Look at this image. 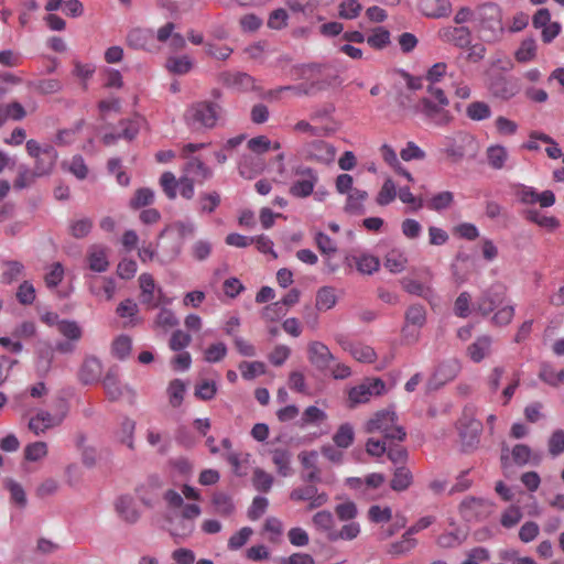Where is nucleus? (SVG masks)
I'll use <instances>...</instances> for the list:
<instances>
[{
    "label": "nucleus",
    "instance_id": "nucleus-2",
    "mask_svg": "<svg viewBox=\"0 0 564 564\" xmlns=\"http://www.w3.org/2000/svg\"><path fill=\"white\" fill-rule=\"evenodd\" d=\"M220 107L213 101H199L193 104L186 112L187 123L196 130L215 127Z\"/></svg>",
    "mask_w": 564,
    "mask_h": 564
},
{
    "label": "nucleus",
    "instance_id": "nucleus-19",
    "mask_svg": "<svg viewBox=\"0 0 564 564\" xmlns=\"http://www.w3.org/2000/svg\"><path fill=\"white\" fill-rule=\"evenodd\" d=\"M398 421V415L393 411L382 410L377 412L366 424L367 433H386L394 422Z\"/></svg>",
    "mask_w": 564,
    "mask_h": 564
},
{
    "label": "nucleus",
    "instance_id": "nucleus-54",
    "mask_svg": "<svg viewBox=\"0 0 564 564\" xmlns=\"http://www.w3.org/2000/svg\"><path fill=\"white\" fill-rule=\"evenodd\" d=\"M160 185L163 192L170 199L176 197V186L180 185V180H176L172 172H164L160 177Z\"/></svg>",
    "mask_w": 564,
    "mask_h": 564
},
{
    "label": "nucleus",
    "instance_id": "nucleus-3",
    "mask_svg": "<svg viewBox=\"0 0 564 564\" xmlns=\"http://www.w3.org/2000/svg\"><path fill=\"white\" fill-rule=\"evenodd\" d=\"M434 274L430 268H423L421 270H412V275L402 278L400 283L402 289L409 294L429 300L433 296V290L430 285L421 282L417 278H421L424 282H430Z\"/></svg>",
    "mask_w": 564,
    "mask_h": 564
},
{
    "label": "nucleus",
    "instance_id": "nucleus-60",
    "mask_svg": "<svg viewBox=\"0 0 564 564\" xmlns=\"http://www.w3.org/2000/svg\"><path fill=\"white\" fill-rule=\"evenodd\" d=\"M47 454V445L45 442H35L29 444L24 449V457L26 460L36 462Z\"/></svg>",
    "mask_w": 564,
    "mask_h": 564
},
{
    "label": "nucleus",
    "instance_id": "nucleus-8",
    "mask_svg": "<svg viewBox=\"0 0 564 564\" xmlns=\"http://www.w3.org/2000/svg\"><path fill=\"white\" fill-rule=\"evenodd\" d=\"M481 18L480 25L484 30L489 31L492 36L502 33V14L501 9L496 3H487L480 7Z\"/></svg>",
    "mask_w": 564,
    "mask_h": 564
},
{
    "label": "nucleus",
    "instance_id": "nucleus-6",
    "mask_svg": "<svg viewBox=\"0 0 564 564\" xmlns=\"http://www.w3.org/2000/svg\"><path fill=\"white\" fill-rule=\"evenodd\" d=\"M306 160L315 161L322 164H329L335 158V148L322 140L307 142L303 147Z\"/></svg>",
    "mask_w": 564,
    "mask_h": 564
},
{
    "label": "nucleus",
    "instance_id": "nucleus-43",
    "mask_svg": "<svg viewBox=\"0 0 564 564\" xmlns=\"http://www.w3.org/2000/svg\"><path fill=\"white\" fill-rule=\"evenodd\" d=\"M185 393V384L180 379H174L170 382L167 388L169 402L171 406L178 408L183 400Z\"/></svg>",
    "mask_w": 564,
    "mask_h": 564
},
{
    "label": "nucleus",
    "instance_id": "nucleus-45",
    "mask_svg": "<svg viewBox=\"0 0 564 564\" xmlns=\"http://www.w3.org/2000/svg\"><path fill=\"white\" fill-rule=\"evenodd\" d=\"M405 321L408 324L423 327L426 323V310L421 304L411 305L405 312Z\"/></svg>",
    "mask_w": 564,
    "mask_h": 564
},
{
    "label": "nucleus",
    "instance_id": "nucleus-30",
    "mask_svg": "<svg viewBox=\"0 0 564 564\" xmlns=\"http://www.w3.org/2000/svg\"><path fill=\"white\" fill-rule=\"evenodd\" d=\"M459 369L460 365L457 360L444 362L438 366L433 379L437 381L438 384H444L445 382L453 380L459 372Z\"/></svg>",
    "mask_w": 564,
    "mask_h": 564
},
{
    "label": "nucleus",
    "instance_id": "nucleus-5",
    "mask_svg": "<svg viewBox=\"0 0 564 564\" xmlns=\"http://www.w3.org/2000/svg\"><path fill=\"white\" fill-rule=\"evenodd\" d=\"M448 105L435 104L431 98H422L419 102V110L437 126H447L453 116L446 109Z\"/></svg>",
    "mask_w": 564,
    "mask_h": 564
},
{
    "label": "nucleus",
    "instance_id": "nucleus-21",
    "mask_svg": "<svg viewBox=\"0 0 564 564\" xmlns=\"http://www.w3.org/2000/svg\"><path fill=\"white\" fill-rule=\"evenodd\" d=\"M102 373V365L96 357H88L85 359L80 371L79 379L85 384L98 382Z\"/></svg>",
    "mask_w": 564,
    "mask_h": 564
},
{
    "label": "nucleus",
    "instance_id": "nucleus-28",
    "mask_svg": "<svg viewBox=\"0 0 564 564\" xmlns=\"http://www.w3.org/2000/svg\"><path fill=\"white\" fill-rule=\"evenodd\" d=\"M491 337L484 335L476 339L475 343L468 346L467 355L475 362H480L490 352Z\"/></svg>",
    "mask_w": 564,
    "mask_h": 564
},
{
    "label": "nucleus",
    "instance_id": "nucleus-25",
    "mask_svg": "<svg viewBox=\"0 0 564 564\" xmlns=\"http://www.w3.org/2000/svg\"><path fill=\"white\" fill-rule=\"evenodd\" d=\"M57 159V152L52 145H45V151L41 156L35 158V175H46L48 174L56 162Z\"/></svg>",
    "mask_w": 564,
    "mask_h": 564
},
{
    "label": "nucleus",
    "instance_id": "nucleus-58",
    "mask_svg": "<svg viewBox=\"0 0 564 564\" xmlns=\"http://www.w3.org/2000/svg\"><path fill=\"white\" fill-rule=\"evenodd\" d=\"M93 228V220L90 218H82L73 221L69 225L70 235L76 239L85 238Z\"/></svg>",
    "mask_w": 564,
    "mask_h": 564
},
{
    "label": "nucleus",
    "instance_id": "nucleus-63",
    "mask_svg": "<svg viewBox=\"0 0 564 564\" xmlns=\"http://www.w3.org/2000/svg\"><path fill=\"white\" fill-rule=\"evenodd\" d=\"M362 7L357 0H345L339 4V17L343 19H355L359 15Z\"/></svg>",
    "mask_w": 564,
    "mask_h": 564
},
{
    "label": "nucleus",
    "instance_id": "nucleus-35",
    "mask_svg": "<svg viewBox=\"0 0 564 564\" xmlns=\"http://www.w3.org/2000/svg\"><path fill=\"white\" fill-rule=\"evenodd\" d=\"M271 454L272 462L276 466L278 473L283 477L289 476L291 471V453L284 448H275L271 452Z\"/></svg>",
    "mask_w": 564,
    "mask_h": 564
},
{
    "label": "nucleus",
    "instance_id": "nucleus-9",
    "mask_svg": "<svg viewBox=\"0 0 564 564\" xmlns=\"http://www.w3.org/2000/svg\"><path fill=\"white\" fill-rule=\"evenodd\" d=\"M489 89L495 97L508 100L520 91V85L517 78L497 75L491 79Z\"/></svg>",
    "mask_w": 564,
    "mask_h": 564
},
{
    "label": "nucleus",
    "instance_id": "nucleus-44",
    "mask_svg": "<svg viewBox=\"0 0 564 564\" xmlns=\"http://www.w3.org/2000/svg\"><path fill=\"white\" fill-rule=\"evenodd\" d=\"M314 525L316 527L317 530H321V531H324L327 533V538L329 539V534L332 532H335L334 530V517L333 514L327 511V510H323V511H319L317 513L314 514L313 519H312Z\"/></svg>",
    "mask_w": 564,
    "mask_h": 564
},
{
    "label": "nucleus",
    "instance_id": "nucleus-13",
    "mask_svg": "<svg viewBox=\"0 0 564 564\" xmlns=\"http://www.w3.org/2000/svg\"><path fill=\"white\" fill-rule=\"evenodd\" d=\"M139 284L141 289L140 301L149 308H154L159 304V299L162 296V290H155L154 279L149 273H142L139 276Z\"/></svg>",
    "mask_w": 564,
    "mask_h": 564
},
{
    "label": "nucleus",
    "instance_id": "nucleus-15",
    "mask_svg": "<svg viewBox=\"0 0 564 564\" xmlns=\"http://www.w3.org/2000/svg\"><path fill=\"white\" fill-rule=\"evenodd\" d=\"M481 430V422L474 419L473 416L464 414V416L459 420V435L463 443L467 446L471 447L478 443Z\"/></svg>",
    "mask_w": 564,
    "mask_h": 564
},
{
    "label": "nucleus",
    "instance_id": "nucleus-10",
    "mask_svg": "<svg viewBox=\"0 0 564 564\" xmlns=\"http://www.w3.org/2000/svg\"><path fill=\"white\" fill-rule=\"evenodd\" d=\"M442 42L459 48L468 47L471 43V32L467 26H446L438 31Z\"/></svg>",
    "mask_w": 564,
    "mask_h": 564
},
{
    "label": "nucleus",
    "instance_id": "nucleus-16",
    "mask_svg": "<svg viewBox=\"0 0 564 564\" xmlns=\"http://www.w3.org/2000/svg\"><path fill=\"white\" fill-rule=\"evenodd\" d=\"M220 82L231 88L239 90H256V80L243 72H224L219 75Z\"/></svg>",
    "mask_w": 564,
    "mask_h": 564
},
{
    "label": "nucleus",
    "instance_id": "nucleus-29",
    "mask_svg": "<svg viewBox=\"0 0 564 564\" xmlns=\"http://www.w3.org/2000/svg\"><path fill=\"white\" fill-rule=\"evenodd\" d=\"M53 360L54 349L48 344H44L37 349L36 369L41 377H45L50 372Z\"/></svg>",
    "mask_w": 564,
    "mask_h": 564
},
{
    "label": "nucleus",
    "instance_id": "nucleus-37",
    "mask_svg": "<svg viewBox=\"0 0 564 564\" xmlns=\"http://www.w3.org/2000/svg\"><path fill=\"white\" fill-rule=\"evenodd\" d=\"M408 264V258L397 251L391 250L389 251L384 257L383 265L387 268L391 273H400L402 272Z\"/></svg>",
    "mask_w": 564,
    "mask_h": 564
},
{
    "label": "nucleus",
    "instance_id": "nucleus-52",
    "mask_svg": "<svg viewBox=\"0 0 564 564\" xmlns=\"http://www.w3.org/2000/svg\"><path fill=\"white\" fill-rule=\"evenodd\" d=\"M4 485L10 491L11 500L20 508H24L26 506V496L22 486L13 479H7Z\"/></svg>",
    "mask_w": 564,
    "mask_h": 564
},
{
    "label": "nucleus",
    "instance_id": "nucleus-61",
    "mask_svg": "<svg viewBox=\"0 0 564 564\" xmlns=\"http://www.w3.org/2000/svg\"><path fill=\"white\" fill-rule=\"evenodd\" d=\"M366 191L354 188L350 191L345 209L349 213H356L361 209L362 202L367 198Z\"/></svg>",
    "mask_w": 564,
    "mask_h": 564
},
{
    "label": "nucleus",
    "instance_id": "nucleus-14",
    "mask_svg": "<svg viewBox=\"0 0 564 564\" xmlns=\"http://www.w3.org/2000/svg\"><path fill=\"white\" fill-rule=\"evenodd\" d=\"M290 498L293 501L310 500V509L322 507L328 501V496L325 492L318 494L316 486L313 484L293 489L290 494Z\"/></svg>",
    "mask_w": 564,
    "mask_h": 564
},
{
    "label": "nucleus",
    "instance_id": "nucleus-47",
    "mask_svg": "<svg viewBox=\"0 0 564 564\" xmlns=\"http://www.w3.org/2000/svg\"><path fill=\"white\" fill-rule=\"evenodd\" d=\"M354 429L350 424L345 423L339 426L333 436V441L338 447L347 448L354 441Z\"/></svg>",
    "mask_w": 564,
    "mask_h": 564
},
{
    "label": "nucleus",
    "instance_id": "nucleus-1",
    "mask_svg": "<svg viewBox=\"0 0 564 564\" xmlns=\"http://www.w3.org/2000/svg\"><path fill=\"white\" fill-rule=\"evenodd\" d=\"M213 176V171L198 158H191L183 167L180 178L181 196L185 199L194 197L195 184H203Z\"/></svg>",
    "mask_w": 564,
    "mask_h": 564
},
{
    "label": "nucleus",
    "instance_id": "nucleus-50",
    "mask_svg": "<svg viewBox=\"0 0 564 564\" xmlns=\"http://www.w3.org/2000/svg\"><path fill=\"white\" fill-rule=\"evenodd\" d=\"M58 332L69 340L77 341L82 337V328L74 321L63 319L57 323Z\"/></svg>",
    "mask_w": 564,
    "mask_h": 564
},
{
    "label": "nucleus",
    "instance_id": "nucleus-42",
    "mask_svg": "<svg viewBox=\"0 0 564 564\" xmlns=\"http://www.w3.org/2000/svg\"><path fill=\"white\" fill-rule=\"evenodd\" d=\"M354 259L357 270L362 274H372L379 270L380 261L375 256L361 254L360 257H356Z\"/></svg>",
    "mask_w": 564,
    "mask_h": 564
},
{
    "label": "nucleus",
    "instance_id": "nucleus-59",
    "mask_svg": "<svg viewBox=\"0 0 564 564\" xmlns=\"http://www.w3.org/2000/svg\"><path fill=\"white\" fill-rule=\"evenodd\" d=\"M131 346V338L121 335L112 343V352L118 359L122 360L130 355Z\"/></svg>",
    "mask_w": 564,
    "mask_h": 564
},
{
    "label": "nucleus",
    "instance_id": "nucleus-18",
    "mask_svg": "<svg viewBox=\"0 0 564 564\" xmlns=\"http://www.w3.org/2000/svg\"><path fill=\"white\" fill-rule=\"evenodd\" d=\"M417 9L426 18L440 19L451 14L452 4L448 0H419Z\"/></svg>",
    "mask_w": 564,
    "mask_h": 564
},
{
    "label": "nucleus",
    "instance_id": "nucleus-51",
    "mask_svg": "<svg viewBox=\"0 0 564 564\" xmlns=\"http://www.w3.org/2000/svg\"><path fill=\"white\" fill-rule=\"evenodd\" d=\"M372 393L369 383L364 380L360 384L354 387L349 391V400L352 404L365 403L370 400Z\"/></svg>",
    "mask_w": 564,
    "mask_h": 564
},
{
    "label": "nucleus",
    "instance_id": "nucleus-22",
    "mask_svg": "<svg viewBox=\"0 0 564 564\" xmlns=\"http://www.w3.org/2000/svg\"><path fill=\"white\" fill-rule=\"evenodd\" d=\"M337 78H338L337 76H334L332 78V80L324 79L321 82L312 83L310 85L300 84V85H295V86H282V87L278 88L275 90V93L289 90V91H293L296 95H311L314 89L324 90L328 86H332L333 83L337 80ZM273 94H274V91H272V90L268 93L269 96H272Z\"/></svg>",
    "mask_w": 564,
    "mask_h": 564
},
{
    "label": "nucleus",
    "instance_id": "nucleus-20",
    "mask_svg": "<svg viewBox=\"0 0 564 564\" xmlns=\"http://www.w3.org/2000/svg\"><path fill=\"white\" fill-rule=\"evenodd\" d=\"M316 457L317 454L315 452L301 453L299 455L304 468L301 478L305 482L316 484L322 481L321 469L316 465Z\"/></svg>",
    "mask_w": 564,
    "mask_h": 564
},
{
    "label": "nucleus",
    "instance_id": "nucleus-26",
    "mask_svg": "<svg viewBox=\"0 0 564 564\" xmlns=\"http://www.w3.org/2000/svg\"><path fill=\"white\" fill-rule=\"evenodd\" d=\"M412 484L413 474L408 467L401 465L394 469L393 476L390 480V487L392 490L398 492L405 491Z\"/></svg>",
    "mask_w": 564,
    "mask_h": 564
},
{
    "label": "nucleus",
    "instance_id": "nucleus-7",
    "mask_svg": "<svg viewBox=\"0 0 564 564\" xmlns=\"http://www.w3.org/2000/svg\"><path fill=\"white\" fill-rule=\"evenodd\" d=\"M462 516L467 521L484 519L491 512V503L485 499L468 497L459 506Z\"/></svg>",
    "mask_w": 564,
    "mask_h": 564
},
{
    "label": "nucleus",
    "instance_id": "nucleus-57",
    "mask_svg": "<svg viewBox=\"0 0 564 564\" xmlns=\"http://www.w3.org/2000/svg\"><path fill=\"white\" fill-rule=\"evenodd\" d=\"M397 196V188L391 178L384 181L380 192L377 196V203L381 206L388 205L391 203Z\"/></svg>",
    "mask_w": 564,
    "mask_h": 564
},
{
    "label": "nucleus",
    "instance_id": "nucleus-38",
    "mask_svg": "<svg viewBox=\"0 0 564 564\" xmlns=\"http://www.w3.org/2000/svg\"><path fill=\"white\" fill-rule=\"evenodd\" d=\"M535 56L536 42L533 37L524 39L514 54V57L519 63L530 62L534 59Z\"/></svg>",
    "mask_w": 564,
    "mask_h": 564
},
{
    "label": "nucleus",
    "instance_id": "nucleus-64",
    "mask_svg": "<svg viewBox=\"0 0 564 564\" xmlns=\"http://www.w3.org/2000/svg\"><path fill=\"white\" fill-rule=\"evenodd\" d=\"M549 452L552 456H557L564 452V431L556 430L549 440Z\"/></svg>",
    "mask_w": 564,
    "mask_h": 564
},
{
    "label": "nucleus",
    "instance_id": "nucleus-39",
    "mask_svg": "<svg viewBox=\"0 0 564 564\" xmlns=\"http://www.w3.org/2000/svg\"><path fill=\"white\" fill-rule=\"evenodd\" d=\"M487 160L495 170H501L508 159V151L502 145H492L487 149Z\"/></svg>",
    "mask_w": 564,
    "mask_h": 564
},
{
    "label": "nucleus",
    "instance_id": "nucleus-34",
    "mask_svg": "<svg viewBox=\"0 0 564 564\" xmlns=\"http://www.w3.org/2000/svg\"><path fill=\"white\" fill-rule=\"evenodd\" d=\"M89 291L95 295H100L102 292L109 301L115 295L116 283L109 278H102L101 280L94 278L89 283Z\"/></svg>",
    "mask_w": 564,
    "mask_h": 564
},
{
    "label": "nucleus",
    "instance_id": "nucleus-24",
    "mask_svg": "<svg viewBox=\"0 0 564 564\" xmlns=\"http://www.w3.org/2000/svg\"><path fill=\"white\" fill-rule=\"evenodd\" d=\"M200 509L197 505H186L180 516L184 522L183 530H178L176 527L172 529L174 536H187L194 529L193 520L198 517Z\"/></svg>",
    "mask_w": 564,
    "mask_h": 564
},
{
    "label": "nucleus",
    "instance_id": "nucleus-17",
    "mask_svg": "<svg viewBox=\"0 0 564 564\" xmlns=\"http://www.w3.org/2000/svg\"><path fill=\"white\" fill-rule=\"evenodd\" d=\"M307 351L311 364L318 370L323 371L328 369L330 362L334 360V356L328 347L321 341L310 343Z\"/></svg>",
    "mask_w": 564,
    "mask_h": 564
},
{
    "label": "nucleus",
    "instance_id": "nucleus-62",
    "mask_svg": "<svg viewBox=\"0 0 564 564\" xmlns=\"http://www.w3.org/2000/svg\"><path fill=\"white\" fill-rule=\"evenodd\" d=\"M213 503L216 512L225 517L231 514L235 509L230 497L225 494H216Z\"/></svg>",
    "mask_w": 564,
    "mask_h": 564
},
{
    "label": "nucleus",
    "instance_id": "nucleus-41",
    "mask_svg": "<svg viewBox=\"0 0 564 564\" xmlns=\"http://www.w3.org/2000/svg\"><path fill=\"white\" fill-rule=\"evenodd\" d=\"M29 87L42 95L56 94L62 89L59 80L54 78L39 79L29 83Z\"/></svg>",
    "mask_w": 564,
    "mask_h": 564
},
{
    "label": "nucleus",
    "instance_id": "nucleus-11",
    "mask_svg": "<svg viewBox=\"0 0 564 564\" xmlns=\"http://www.w3.org/2000/svg\"><path fill=\"white\" fill-rule=\"evenodd\" d=\"M65 413L52 414L45 410H39L36 414L30 419L29 429L34 434L39 435L45 431L56 427L64 421Z\"/></svg>",
    "mask_w": 564,
    "mask_h": 564
},
{
    "label": "nucleus",
    "instance_id": "nucleus-46",
    "mask_svg": "<svg viewBox=\"0 0 564 564\" xmlns=\"http://www.w3.org/2000/svg\"><path fill=\"white\" fill-rule=\"evenodd\" d=\"M454 194L449 191L441 192L434 195L427 203V207L435 212H441L452 206Z\"/></svg>",
    "mask_w": 564,
    "mask_h": 564
},
{
    "label": "nucleus",
    "instance_id": "nucleus-49",
    "mask_svg": "<svg viewBox=\"0 0 564 564\" xmlns=\"http://www.w3.org/2000/svg\"><path fill=\"white\" fill-rule=\"evenodd\" d=\"M466 113L471 120L478 121L489 118L491 110L488 104L484 101H474L467 106Z\"/></svg>",
    "mask_w": 564,
    "mask_h": 564
},
{
    "label": "nucleus",
    "instance_id": "nucleus-40",
    "mask_svg": "<svg viewBox=\"0 0 564 564\" xmlns=\"http://www.w3.org/2000/svg\"><path fill=\"white\" fill-rule=\"evenodd\" d=\"M337 302L334 289L330 286H323L316 294V308L318 311H327L335 306Z\"/></svg>",
    "mask_w": 564,
    "mask_h": 564
},
{
    "label": "nucleus",
    "instance_id": "nucleus-32",
    "mask_svg": "<svg viewBox=\"0 0 564 564\" xmlns=\"http://www.w3.org/2000/svg\"><path fill=\"white\" fill-rule=\"evenodd\" d=\"M345 350L349 351L350 355L360 362L371 364L376 360L377 354L375 349L367 345L361 344H349L345 346Z\"/></svg>",
    "mask_w": 564,
    "mask_h": 564
},
{
    "label": "nucleus",
    "instance_id": "nucleus-36",
    "mask_svg": "<svg viewBox=\"0 0 564 564\" xmlns=\"http://www.w3.org/2000/svg\"><path fill=\"white\" fill-rule=\"evenodd\" d=\"M525 219L549 230H555L560 226V221L553 216L542 215L536 209H529L524 213Z\"/></svg>",
    "mask_w": 564,
    "mask_h": 564
},
{
    "label": "nucleus",
    "instance_id": "nucleus-56",
    "mask_svg": "<svg viewBox=\"0 0 564 564\" xmlns=\"http://www.w3.org/2000/svg\"><path fill=\"white\" fill-rule=\"evenodd\" d=\"M220 194L216 191L203 193L198 200L202 213H213L220 204Z\"/></svg>",
    "mask_w": 564,
    "mask_h": 564
},
{
    "label": "nucleus",
    "instance_id": "nucleus-33",
    "mask_svg": "<svg viewBox=\"0 0 564 564\" xmlns=\"http://www.w3.org/2000/svg\"><path fill=\"white\" fill-rule=\"evenodd\" d=\"M88 262L90 270L95 272H105L109 267L105 249L97 246H93L90 248L88 253Z\"/></svg>",
    "mask_w": 564,
    "mask_h": 564
},
{
    "label": "nucleus",
    "instance_id": "nucleus-23",
    "mask_svg": "<svg viewBox=\"0 0 564 564\" xmlns=\"http://www.w3.org/2000/svg\"><path fill=\"white\" fill-rule=\"evenodd\" d=\"M116 510L128 523H135L140 518V513L135 508L133 498L127 495L117 499Z\"/></svg>",
    "mask_w": 564,
    "mask_h": 564
},
{
    "label": "nucleus",
    "instance_id": "nucleus-31",
    "mask_svg": "<svg viewBox=\"0 0 564 564\" xmlns=\"http://www.w3.org/2000/svg\"><path fill=\"white\" fill-rule=\"evenodd\" d=\"M151 39V31L137 28L128 33L127 44L133 50H145Z\"/></svg>",
    "mask_w": 564,
    "mask_h": 564
},
{
    "label": "nucleus",
    "instance_id": "nucleus-53",
    "mask_svg": "<svg viewBox=\"0 0 564 564\" xmlns=\"http://www.w3.org/2000/svg\"><path fill=\"white\" fill-rule=\"evenodd\" d=\"M239 369L245 379L251 380L257 376L263 375L265 371V366L261 361H242L239 365Z\"/></svg>",
    "mask_w": 564,
    "mask_h": 564
},
{
    "label": "nucleus",
    "instance_id": "nucleus-55",
    "mask_svg": "<svg viewBox=\"0 0 564 564\" xmlns=\"http://www.w3.org/2000/svg\"><path fill=\"white\" fill-rule=\"evenodd\" d=\"M368 44L377 50H381L390 44V32L383 28L373 30V34L367 39Z\"/></svg>",
    "mask_w": 564,
    "mask_h": 564
},
{
    "label": "nucleus",
    "instance_id": "nucleus-48",
    "mask_svg": "<svg viewBox=\"0 0 564 564\" xmlns=\"http://www.w3.org/2000/svg\"><path fill=\"white\" fill-rule=\"evenodd\" d=\"M193 67V63L188 56L170 57L166 61V68L178 75L188 73Z\"/></svg>",
    "mask_w": 564,
    "mask_h": 564
},
{
    "label": "nucleus",
    "instance_id": "nucleus-4",
    "mask_svg": "<svg viewBox=\"0 0 564 564\" xmlns=\"http://www.w3.org/2000/svg\"><path fill=\"white\" fill-rule=\"evenodd\" d=\"M507 296V286L501 283L490 285L477 301L476 310L482 315L487 316L495 308L501 305Z\"/></svg>",
    "mask_w": 564,
    "mask_h": 564
},
{
    "label": "nucleus",
    "instance_id": "nucleus-27",
    "mask_svg": "<svg viewBox=\"0 0 564 564\" xmlns=\"http://www.w3.org/2000/svg\"><path fill=\"white\" fill-rule=\"evenodd\" d=\"M102 386H104L106 394L110 401H117L123 394V390H122L119 379H118L117 368H110L108 370V372L106 373V376L102 380Z\"/></svg>",
    "mask_w": 564,
    "mask_h": 564
},
{
    "label": "nucleus",
    "instance_id": "nucleus-12",
    "mask_svg": "<svg viewBox=\"0 0 564 564\" xmlns=\"http://www.w3.org/2000/svg\"><path fill=\"white\" fill-rule=\"evenodd\" d=\"M295 174L303 178L292 184L290 193L295 197H306L311 195L317 182L316 173L310 167H299Z\"/></svg>",
    "mask_w": 564,
    "mask_h": 564
}]
</instances>
